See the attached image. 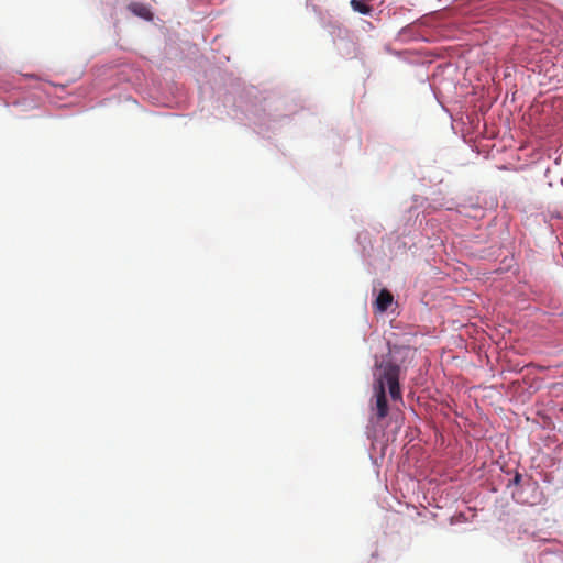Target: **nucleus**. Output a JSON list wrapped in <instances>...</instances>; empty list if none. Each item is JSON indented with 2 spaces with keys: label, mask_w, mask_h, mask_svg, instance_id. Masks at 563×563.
Segmentation results:
<instances>
[{
  "label": "nucleus",
  "mask_w": 563,
  "mask_h": 563,
  "mask_svg": "<svg viewBox=\"0 0 563 563\" xmlns=\"http://www.w3.org/2000/svg\"><path fill=\"white\" fill-rule=\"evenodd\" d=\"M374 391L375 406L372 407L374 415L371 418L373 423L378 424L388 416L389 407L386 397V386L393 400H401V389L399 385L400 366L394 363L388 354L380 362L375 363L374 371Z\"/></svg>",
  "instance_id": "nucleus-1"
},
{
  "label": "nucleus",
  "mask_w": 563,
  "mask_h": 563,
  "mask_svg": "<svg viewBox=\"0 0 563 563\" xmlns=\"http://www.w3.org/2000/svg\"><path fill=\"white\" fill-rule=\"evenodd\" d=\"M393 295L387 289L380 290L378 294L375 305L378 311L384 312L386 311L389 306L393 303Z\"/></svg>",
  "instance_id": "nucleus-2"
},
{
  "label": "nucleus",
  "mask_w": 563,
  "mask_h": 563,
  "mask_svg": "<svg viewBox=\"0 0 563 563\" xmlns=\"http://www.w3.org/2000/svg\"><path fill=\"white\" fill-rule=\"evenodd\" d=\"M129 10L133 14H135L144 20L151 21L153 19V13L146 4H143L140 2H133L129 5Z\"/></svg>",
  "instance_id": "nucleus-3"
},
{
  "label": "nucleus",
  "mask_w": 563,
  "mask_h": 563,
  "mask_svg": "<svg viewBox=\"0 0 563 563\" xmlns=\"http://www.w3.org/2000/svg\"><path fill=\"white\" fill-rule=\"evenodd\" d=\"M350 5L355 12H358V13H362L365 15H367L372 12V7L368 5L367 3L363 2L362 0H351Z\"/></svg>",
  "instance_id": "nucleus-4"
},
{
  "label": "nucleus",
  "mask_w": 563,
  "mask_h": 563,
  "mask_svg": "<svg viewBox=\"0 0 563 563\" xmlns=\"http://www.w3.org/2000/svg\"><path fill=\"white\" fill-rule=\"evenodd\" d=\"M521 478H522L521 474L516 473V475H515L514 479L511 481V484H514V485H519V484H520V482H521Z\"/></svg>",
  "instance_id": "nucleus-5"
}]
</instances>
